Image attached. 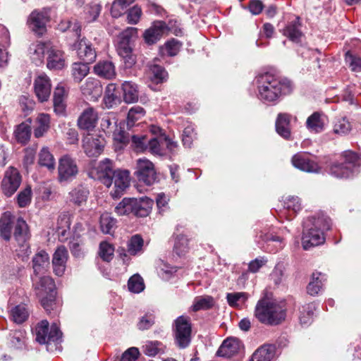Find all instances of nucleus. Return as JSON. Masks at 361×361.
Listing matches in <instances>:
<instances>
[{
    "mask_svg": "<svg viewBox=\"0 0 361 361\" xmlns=\"http://www.w3.org/2000/svg\"><path fill=\"white\" fill-rule=\"evenodd\" d=\"M88 195V190L80 185L75 188L69 192V199L71 202L80 206L87 201Z\"/></svg>",
    "mask_w": 361,
    "mask_h": 361,
    "instance_id": "e433bc0d",
    "label": "nucleus"
},
{
    "mask_svg": "<svg viewBox=\"0 0 361 361\" xmlns=\"http://www.w3.org/2000/svg\"><path fill=\"white\" fill-rule=\"evenodd\" d=\"M137 31V28L131 27L123 30L119 35L117 48H121V47L132 48L133 39L136 36Z\"/></svg>",
    "mask_w": 361,
    "mask_h": 361,
    "instance_id": "4c0bfd02",
    "label": "nucleus"
},
{
    "mask_svg": "<svg viewBox=\"0 0 361 361\" xmlns=\"http://www.w3.org/2000/svg\"><path fill=\"white\" fill-rule=\"evenodd\" d=\"M115 190L111 192L113 197H120L130 185V173L127 170L116 169L112 176Z\"/></svg>",
    "mask_w": 361,
    "mask_h": 361,
    "instance_id": "ddd939ff",
    "label": "nucleus"
},
{
    "mask_svg": "<svg viewBox=\"0 0 361 361\" xmlns=\"http://www.w3.org/2000/svg\"><path fill=\"white\" fill-rule=\"evenodd\" d=\"M274 355V348L271 345H264L253 353L250 361H271Z\"/></svg>",
    "mask_w": 361,
    "mask_h": 361,
    "instance_id": "f704fd0d",
    "label": "nucleus"
},
{
    "mask_svg": "<svg viewBox=\"0 0 361 361\" xmlns=\"http://www.w3.org/2000/svg\"><path fill=\"white\" fill-rule=\"evenodd\" d=\"M116 117L112 112L105 114L101 120V128L107 133L114 131L116 128Z\"/></svg>",
    "mask_w": 361,
    "mask_h": 361,
    "instance_id": "49530a36",
    "label": "nucleus"
},
{
    "mask_svg": "<svg viewBox=\"0 0 361 361\" xmlns=\"http://www.w3.org/2000/svg\"><path fill=\"white\" fill-rule=\"evenodd\" d=\"M38 163L41 166H44L49 170L55 168V160L47 147H43L39 153Z\"/></svg>",
    "mask_w": 361,
    "mask_h": 361,
    "instance_id": "79ce46f5",
    "label": "nucleus"
},
{
    "mask_svg": "<svg viewBox=\"0 0 361 361\" xmlns=\"http://www.w3.org/2000/svg\"><path fill=\"white\" fill-rule=\"evenodd\" d=\"M144 240L140 235H135L130 238L128 243V252L130 255H135L142 250Z\"/></svg>",
    "mask_w": 361,
    "mask_h": 361,
    "instance_id": "864d4df0",
    "label": "nucleus"
},
{
    "mask_svg": "<svg viewBox=\"0 0 361 361\" xmlns=\"http://www.w3.org/2000/svg\"><path fill=\"white\" fill-rule=\"evenodd\" d=\"M51 85L49 78L44 74L39 75L34 82V90L38 100L46 102L50 97Z\"/></svg>",
    "mask_w": 361,
    "mask_h": 361,
    "instance_id": "4468645a",
    "label": "nucleus"
},
{
    "mask_svg": "<svg viewBox=\"0 0 361 361\" xmlns=\"http://www.w3.org/2000/svg\"><path fill=\"white\" fill-rule=\"evenodd\" d=\"M128 6V4L120 0H114L111 8L112 17L119 18L121 16L126 12V9Z\"/></svg>",
    "mask_w": 361,
    "mask_h": 361,
    "instance_id": "338daca9",
    "label": "nucleus"
},
{
    "mask_svg": "<svg viewBox=\"0 0 361 361\" xmlns=\"http://www.w3.org/2000/svg\"><path fill=\"white\" fill-rule=\"evenodd\" d=\"M87 62L73 63L71 66V75L75 82H80L87 75L90 71L89 64Z\"/></svg>",
    "mask_w": 361,
    "mask_h": 361,
    "instance_id": "72a5a7b5",
    "label": "nucleus"
},
{
    "mask_svg": "<svg viewBox=\"0 0 361 361\" xmlns=\"http://www.w3.org/2000/svg\"><path fill=\"white\" fill-rule=\"evenodd\" d=\"M80 90L84 95L92 96L97 98L102 93V87L100 82L94 78H88L80 86Z\"/></svg>",
    "mask_w": 361,
    "mask_h": 361,
    "instance_id": "b1692460",
    "label": "nucleus"
},
{
    "mask_svg": "<svg viewBox=\"0 0 361 361\" xmlns=\"http://www.w3.org/2000/svg\"><path fill=\"white\" fill-rule=\"evenodd\" d=\"M51 118L47 114H39L36 118L37 126L34 130L36 137H40L46 133L50 128Z\"/></svg>",
    "mask_w": 361,
    "mask_h": 361,
    "instance_id": "2f4dec72",
    "label": "nucleus"
},
{
    "mask_svg": "<svg viewBox=\"0 0 361 361\" xmlns=\"http://www.w3.org/2000/svg\"><path fill=\"white\" fill-rule=\"evenodd\" d=\"M59 28L63 32L66 30H71L75 33V36L77 38H79L80 36L81 26L76 20H75L74 23L70 20L62 21L59 25Z\"/></svg>",
    "mask_w": 361,
    "mask_h": 361,
    "instance_id": "0e129e2a",
    "label": "nucleus"
},
{
    "mask_svg": "<svg viewBox=\"0 0 361 361\" xmlns=\"http://www.w3.org/2000/svg\"><path fill=\"white\" fill-rule=\"evenodd\" d=\"M128 286L130 291L136 293L142 292L145 288L143 279L138 274H135L129 279Z\"/></svg>",
    "mask_w": 361,
    "mask_h": 361,
    "instance_id": "4d7b16f0",
    "label": "nucleus"
},
{
    "mask_svg": "<svg viewBox=\"0 0 361 361\" xmlns=\"http://www.w3.org/2000/svg\"><path fill=\"white\" fill-rule=\"evenodd\" d=\"M114 253V247L111 244L104 241L100 243L99 254L104 261L110 262L113 259Z\"/></svg>",
    "mask_w": 361,
    "mask_h": 361,
    "instance_id": "bf43d9fd",
    "label": "nucleus"
},
{
    "mask_svg": "<svg viewBox=\"0 0 361 361\" xmlns=\"http://www.w3.org/2000/svg\"><path fill=\"white\" fill-rule=\"evenodd\" d=\"M214 304L212 296L204 295L196 297L194 300L192 310L195 312L211 308Z\"/></svg>",
    "mask_w": 361,
    "mask_h": 361,
    "instance_id": "de8ad7c7",
    "label": "nucleus"
},
{
    "mask_svg": "<svg viewBox=\"0 0 361 361\" xmlns=\"http://www.w3.org/2000/svg\"><path fill=\"white\" fill-rule=\"evenodd\" d=\"M149 152L155 155L163 156L165 154L164 134L149 140L148 147Z\"/></svg>",
    "mask_w": 361,
    "mask_h": 361,
    "instance_id": "58836bf2",
    "label": "nucleus"
},
{
    "mask_svg": "<svg viewBox=\"0 0 361 361\" xmlns=\"http://www.w3.org/2000/svg\"><path fill=\"white\" fill-rule=\"evenodd\" d=\"M142 9L137 5L134 6L130 8L127 13L128 23L133 25H136L142 16Z\"/></svg>",
    "mask_w": 361,
    "mask_h": 361,
    "instance_id": "69168bd1",
    "label": "nucleus"
},
{
    "mask_svg": "<svg viewBox=\"0 0 361 361\" xmlns=\"http://www.w3.org/2000/svg\"><path fill=\"white\" fill-rule=\"evenodd\" d=\"M324 280L322 273H312L311 280L307 286V293L312 296L317 295L322 288Z\"/></svg>",
    "mask_w": 361,
    "mask_h": 361,
    "instance_id": "473e14b6",
    "label": "nucleus"
},
{
    "mask_svg": "<svg viewBox=\"0 0 361 361\" xmlns=\"http://www.w3.org/2000/svg\"><path fill=\"white\" fill-rule=\"evenodd\" d=\"M115 91L114 84H109L106 87L104 103L108 109L112 108L120 102V98L115 94Z\"/></svg>",
    "mask_w": 361,
    "mask_h": 361,
    "instance_id": "a19ab883",
    "label": "nucleus"
},
{
    "mask_svg": "<svg viewBox=\"0 0 361 361\" xmlns=\"http://www.w3.org/2000/svg\"><path fill=\"white\" fill-rule=\"evenodd\" d=\"M35 290L37 297H40L41 293H43V296L50 293L56 294L55 283L47 276L39 278V281L35 283Z\"/></svg>",
    "mask_w": 361,
    "mask_h": 361,
    "instance_id": "a878e982",
    "label": "nucleus"
},
{
    "mask_svg": "<svg viewBox=\"0 0 361 361\" xmlns=\"http://www.w3.org/2000/svg\"><path fill=\"white\" fill-rule=\"evenodd\" d=\"M116 220L110 214L104 213L100 216V228L102 233L112 234L116 228Z\"/></svg>",
    "mask_w": 361,
    "mask_h": 361,
    "instance_id": "ea45409f",
    "label": "nucleus"
},
{
    "mask_svg": "<svg viewBox=\"0 0 361 361\" xmlns=\"http://www.w3.org/2000/svg\"><path fill=\"white\" fill-rule=\"evenodd\" d=\"M82 142L84 152L88 157H97L102 153L106 142L101 135L87 133Z\"/></svg>",
    "mask_w": 361,
    "mask_h": 361,
    "instance_id": "9d476101",
    "label": "nucleus"
},
{
    "mask_svg": "<svg viewBox=\"0 0 361 361\" xmlns=\"http://www.w3.org/2000/svg\"><path fill=\"white\" fill-rule=\"evenodd\" d=\"M312 227L303 231L302 245L304 250L322 244L325 238L324 231H329L331 227L330 218L324 214H319L317 217L310 219Z\"/></svg>",
    "mask_w": 361,
    "mask_h": 361,
    "instance_id": "7ed1b4c3",
    "label": "nucleus"
},
{
    "mask_svg": "<svg viewBox=\"0 0 361 361\" xmlns=\"http://www.w3.org/2000/svg\"><path fill=\"white\" fill-rule=\"evenodd\" d=\"M241 342L237 338H228L224 341L216 355L219 357H230L238 353L241 348Z\"/></svg>",
    "mask_w": 361,
    "mask_h": 361,
    "instance_id": "aec40b11",
    "label": "nucleus"
},
{
    "mask_svg": "<svg viewBox=\"0 0 361 361\" xmlns=\"http://www.w3.org/2000/svg\"><path fill=\"white\" fill-rule=\"evenodd\" d=\"M98 114L92 107H87L81 113L77 121L78 128L84 130H93L97 123Z\"/></svg>",
    "mask_w": 361,
    "mask_h": 361,
    "instance_id": "2eb2a0df",
    "label": "nucleus"
},
{
    "mask_svg": "<svg viewBox=\"0 0 361 361\" xmlns=\"http://www.w3.org/2000/svg\"><path fill=\"white\" fill-rule=\"evenodd\" d=\"M150 74L151 80L157 84L163 82L167 75L165 70L158 65H154L151 67Z\"/></svg>",
    "mask_w": 361,
    "mask_h": 361,
    "instance_id": "13d9d810",
    "label": "nucleus"
},
{
    "mask_svg": "<svg viewBox=\"0 0 361 361\" xmlns=\"http://www.w3.org/2000/svg\"><path fill=\"white\" fill-rule=\"evenodd\" d=\"M135 169V173L140 181L147 185L155 183L157 175L152 162L148 159H139L137 161Z\"/></svg>",
    "mask_w": 361,
    "mask_h": 361,
    "instance_id": "9b49d317",
    "label": "nucleus"
},
{
    "mask_svg": "<svg viewBox=\"0 0 361 361\" xmlns=\"http://www.w3.org/2000/svg\"><path fill=\"white\" fill-rule=\"evenodd\" d=\"M31 134L30 126L25 123H21L16 126L14 131L16 139L18 142L25 144L30 140Z\"/></svg>",
    "mask_w": 361,
    "mask_h": 361,
    "instance_id": "c03bdc74",
    "label": "nucleus"
},
{
    "mask_svg": "<svg viewBox=\"0 0 361 361\" xmlns=\"http://www.w3.org/2000/svg\"><path fill=\"white\" fill-rule=\"evenodd\" d=\"M294 167L309 173H318L320 170L318 164L310 160L304 153H297L291 159Z\"/></svg>",
    "mask_w": 361,
    "mask_h": 361,
    "instance_id": "dca6fc26",
    "label": "nucleus"
},
{
    "mask_svg": "<svg viewBox=\"0 0 361 361\" xmlns=\"http://www.w3.org/2000/svg\"><path fill=\"white\" fill-rule=\"evenodd\" d=\"M255 80L258 98L263 102L276 103L282 96L293 91V87L290 80L269 73L259 74Z\"/></svg>",
    "mask_w": 361,
    "mask_h": 361,
    "instance_id": "f257e3e1",
    "label": "nucleus"
},
{
    "mask_svg": "<svg viewBox=\"0 0 361 361\" xmlns=\"http://www.w3.org/2000/svg\"><path fill=\"white\" fill-rule=\"evenodd\" d=\"M306 126L307 128L312 132H321L323 130L324 126V118L319 112H314L307 118Z\"/></svg>",
    "mask_w": 361,
    "mask_h": 361,
    "instance_id": "c9c22d12",
    "label": "nucleus"
},
{
    "mask_svg": "<svg viewBox=\"0 0 361 361\" xmlns=\"http://www.w3.org/2000/svg\"><path fill=\"white\" fill-rule=\"evenodd\" d=\"M66 94L65 88L60 85H59L54 91V111L58 116H64L66 114Z\"/></svg>",
    "mask_w": 361,
    "mask_h": 361,
    "instance_id": "4be33fe9",
    "label": "nucleus"
},
{
    "mask_svg": "<svg viewBox=\"0 0 361 361\" xmlns=\"http://www.w3.org/2000/svg\"><path fill=\"white\" fill-rule=\"evenodd\" d=\"M255 316L262 324L277 325L285 319L286 313L279 305L262 298L256 305Z\"/></svg>",
    "mask_w": 361,
    "mask_h": 361,
    "instance_id": "20e7f679",
    "label": "nucleus"
},
{
    "mask_svg": "<svg viewBox=\"0 0 361 361\" xmlns=\"http://www.w3.org/2000/svg\"><path fill=\"white\" fill-rule=\"evenodd\" d=\"M352 166L345 164H335L331 167V173L337 178H348L353 174Z\"/></svg>",
    "mask_w": 361,
    "mask_h": 361,
    "instance_id": "603ef678",
    "label": "nucleus"
},
{
    "mask_svg": "<svg viewBox=\"0 0 361 361\" xmlns=\"http://www.w3.org/2000/svg\"><path fill=\"white\" fill-rule=\"evenodd\" d=\"M58 171L60 182L71 181L77 176L78 169L74 159L64 156L59 160Z\"/></svg>",
    "mask_w": 361,
    "mask_h": 361,
    "instance_id": "f8f14e48",
    "label": "nucleus"
},
{
    "mask_svg": "<svg viewBox=\"0 0 361 361\" xmlns=\"http://www.w3.org/2000/svg\"><path fill=\"white\" fill-rule=\"evenodd\" d=\"M134 198H123L121 202L115 207V212L118 215L133 214V205H135Z\"/></svg>",
    "mask_w": 361,
    "mask_h": 361,
    "instance_id": "09e8293b",
    "label": "nucleus"
},
{
    "mask_svg": "<svg viewBox=\"0 0 361 361\" xmlns=\"http://www.w3.org/2000/svg\"><path fill=\"white\" fill-rule=\"evenodd\" d=\"M345 61L354 72H361V58L353 55L350 51L345 53Z\"/></svg>",
    "mask_w": 361,
    "mask_h": 361,
    "instance_id": "680f3d73",
    "label": "nucleus"
},
{
    "mask_svg": "<svg viewBox=\"0 0 361 361\" xmlns=\"http://www.w3.org/2000/svg\"><path fill=\"white\" fill-rule=\"evenodd\" d=\"M94 71L97 75L108 80L113 79L116 76L115 66L109 61L98 62L94 67Z\"/></svg>",
    "mask_w": 361,
    "mask_h": 361,
    "instance_id": "cd10ccee",
    "label": "nucleus"
},
{
    "mask_svg": "<svg viewBox=\"0 0 361 361\" xmlns=\"http://www.w3.org/2000/svg\"><path fill=\"white\" fill-rule=\"evenodd\" d=\"M118 53L123 60L126 68H131L136 62L135 56L133 54V48L121 47L117 48Z\"/></svg>",
    "mask_w": 361,
    "mask_h": 361,
    "instance_id": "8fccbe9b",
    "label": "nucleus"
},
{
    "mask_svg": "<svg viewBox=\"0 0 361 361\" xmlns=\"http://www.w3.org/2000/svg\"><path fill=\"white\" fill-rule=\"evenodd\" d=\"M68 257L67 249L63 245L58 247L52 258V265L56 275L62 276L63 274Z\"/></svg>",
    "mask_w": 361,
    "mask_h": 361,
    "instance_id": "a211bd4d",
    "label": "nucleus"
},
{
    "mask_svg": "<svg viewBox=\"0 0 361 361\" xmlns=\"http://www.w3.org/2000/svg\"><path fill=\"white\" fill-rule=\"evenodd\" d=\"M247 298L245 293H230L226 295L227 302L232 307L238 306V302H244Z\"/></svg>",
    "mask_w": 361,
    "mask_h": 361,
    "instance_id": "774afa93",
    "label": "nucleus"
},
{
    "mask_svg": "<svg viewBox=\"0 0 361 361\" xmlns=\"http://www.w3.org/2000/svg\"><path fill=\"white\" fill-rule=\"evenodd\" d=\"M29 316L28 310L25 305H16L11 310V317L13 321L17 324H22Z\"/></svg>",
    "mask_w": 361,
    "mask_h": 361,
    "instance_id": "37998d69",
    "label": "nucleus"
},
{
    "mask_svg": "<svg viewBox=\"0 0 361 361\" xmlns=\"http://www.w3.org/2000/svg\"><path fill=\"white\" fill-rule=\"evenodd\" d=\"M10 34L5 27L1 29L0 37V66L7 64L8 60V52L6 48L10 46Z\"/></svg>",
    "mask_w": 361,
    "mask_h": 361,
    "instance_id": "c756f323",
    "label": "nucleus"
},
{
    "mask_svg": "<svg viewBox=\"0 0 361 361\" xmlns=\"http://www.w3.org/2000/svg\"><path fill=\"white\" fill-rule=\"evenodd\" d=\"M315 305L313 303L306 304L302 306L300 314V322L302 325H308L312 321Z\"/></svg>",
    "mask_w": 361,
    "mask_h": 361,
    "instance_id": "3c124183",
    "label": "nucleus"
},
{
    "mask_svg": "<svg viewBox=\"0 0 361 361\" xmlns=\"http://www.w3.org/2000/svg\"><path fill=\"white\" fill-rule=\"evenodd\" d=\"M14 227L13 236L20 246L19 252L28 256L31 251L27 243L29 238L28 226L25 221L18 218L14 222V217L10 212H5L0 218V236L5 240L8 241L11 237V231Z\"/></svg>",
    "mask_w": 361,
    "mask_h": 361,
    "instance_id": "f03ea898",
    "label": "nucleus"
},
{
    "mask_svg": "<svg viewBox=\"0 0 361 361\" xmlns=\"http://www.w3.org/2000/svg\"><path fill=\"white\" fill-rule=\"evenodd\" d=\"M21 180L18 170L13 166H9L4 172L1 183L2 192L7 197L12 196L19 188Z\"/></svg>",
    "mask_w": 361,
    "mask_h": 361,
    "instance_id": "6e6552de",
    "label": "nucleus"
},
{
    "mask_svg": "<svg viewBox=\"0 0 361 361\" xmlns=\"http://www.w3.org/2000/svg\"><path fill=\"white\" fill-rule=\"evenodd\" d=\"M145 114V109L140 106L132 107L128 114L127 124L128 126H133L135 123L141 119Z\"/></svg>",
    "mask_w": 361,
    "mask_h": 361,
    "instance_id": "6e6d98bb",
    "label": "nucleus"
},
{
    "mask_svg": "<svg viewBox=\"0 0 361 361\" xmlns=\"http://www.w3.org/2000/svg\"><path fill=\"white\" fill-rule=\"evenodd\" d=\"M300 25L298 18L290 23L283 30V35L287 37L290 41L298 43L301 41L302 33L300 29Z\"/></svg>",
    "mask_w": 361,
    "mask_h": 361,
    "instance_id": "7c9ffc66",
    "label": "nucleus"
},
{
    "mask_svg": "<svg viewBox=\"0 0 361 361\" xmlns=\"http://www.w3.org/2000/svg\"><path fill=\"white\" fill-rule=\"evenodd\" d=\"M133 215L138 217L147 216L152 207L153 201L149 197H145L140 199L134 198Z\"/></svg>",
    "mask_w": 361,
    "mask_h": 361,
    "instance_id": "393cba45",
    "label": "nucleus"
},
{
    "mask_svg": "<svg viewBox=\"0 0 361 361\" xmlns=\"http://www.w3.org/2000/svg\"><path fill=\"white\" fill-rule=\"evenodd\" d=\"M50 20L49 9L33 11L27 20L30 30L39 36L43 35L47 32V23Z\"/></svg>",
    "mask_w": 361,
    "mask_h": 361,
    "instance_id": "1a4fd4ad",
    "label": "nucleus"
},
{
    "mask_svg": "<svg viewBox=\"0 0 361 361\" xmlns=\"http://www.w3.org/2000/svg\"><path fill=\"white\" fill-rule=\"evenodd\" d=\"M174 336L176 345L180 348H186L191 340V324L188 317L180 316L174 322Z\"/></svg>",
    "mask_w": 361,
    "mask_h": 361,
    "instance_id": "423d86ee",
    "label": "nucleus"
},
{
    "mask_svg": "<svg viewBox=\"0 0 361 361\" xmlns=\"http://www.w3.org/2000/svg\"><path fill=\"white\" fill-rule=\"evenodd\" d=\"M48 47H51L50 43L37 42L32 44L29 47V54L32 61L36 63H42L45 52L48 54Z\"/></svg>",
    "mask_w": 361,
    "mask_h": 361,
    "instance_id": "bb28decb",
    "label": "nucleus"
},
{
    "mask_svg": "<svg viewBox=\"0 0 361 361\" xmlns=\"http://www.w3.org/2000/svg\"><path fill=\"white\" fill-rule=\"evenodd\" d=\"M132 146L137 152H143L147 147L149 140L145 135H133L131 137Z\"/></svg>",
    "mask_w": 361,
    "mask_h": 361,
    "instance_id": "052dcab7",
    "label": "nucleus"
},
{
    "mask_svg": "<svg viewBox=\"0 0 361 361\" xmlns=\"http://www.w3.org/2000/svg\"><path fill=\"white\" fill-rule=\"evenodd\" d=\"M123 97L126 103L131 104L137 102L138 100V90L136 84L125 81L122 84Z\"/></svg>",
    "mask_w": 361,
    "mask_h": 361,
    "instance_id": "c85d7f7f",
    "label": "nucleus"
},
{
    "mask_svg": "<svg viewBox=\"0 0 361 361\" xmlns=\"http://www.w3.org/2000/svg\"><path fill=\"white\" fill-rule=\"evenodd\" d=\"M291 115L287 113H280L276 120V130L280 136L286 140H289L291 136Z\"/></svg>",
    "mask_w": 361,
    "mask_h": 361,
    "instance_id": "412c9836",
    "label": "nucleus"
},
{
    "mask_svg": "<svg viewBox=\"0 0 361 361\" xmlns=\"http://www.w3.org/2000/svg\"><path fill=\"white\" fill-rule=\"evenodd\" d=\"M43 293H40V297H38L41 305L46 310L47 312L50 313L51 310H55L57 307L56 303V294L50 293L43 296Z\"/></svg>",
    "mask_w": 361,
    "mask_h": 361,
    "instance_id": "5fc2aeb1",
    "label": "nucleus"
},
{
    "mask_svg": "<svg viewBox=\"0 0 361 361\" xmlns=\"http://www.w3.org/2000/svg\"><path fill=\"white\" fill-rule=\"evenodd\" d=\"M188 248V239L184 235H179L176 237L174 243V250L178 255H183Z\"/></svg>",
    "mask_w": 361,
    "mask_h": 361,
    "instance_id": "e2e57ef3",
    "label": "nucleus"
},
{
    "mask_svg": "<svg viewBox=\"0 0 361 361\" xmlns=\"http://www.w3.org/2000/svg\"><path fill=\"white\" fill-rule=\"evenodd\" d=\"M73 49L77 50L78 56L87 63H92L96 59L95 49L86 39H81L73 44Z\"/></svg>",
    "mask_w": 361,
    "mask_h": 361,
    "instance_id": "f3484780",
    "label": "nucleus"
},
{
    "mask_svg": "<svg viewBox=\"0 0 361 361\" xmlns=\"http://www.w3.org/2000/svg\"><path fill=\"white\" fill-rule=\"evenodd\" d=\"M49 322L42 320L35 327L36 341L40 344H49L51 342H58L62 336L56 324H53L49 329Z\"/></svg>",
    "mask_w": 361,
    "mask_h": 361,
    "instance_id": "39448f33",
    "label": "nucleus"
},
{
    "mask_svg": "<svg viewBox=\"0 0 361 361\" xmlns=\"http://www.w3.org/2000/svg\"><path fill=\"white\" fill-rule=\"evenodd\" d=\"M163 35L162 26H153L145 31L143 37L148 44H155Z\"/></svg>",
    "mask_w": 361,
    "mask_h": 361,
    "instance_id": "a18cd8bd",
    "label": "nucleus"
},
{
    "mask_svg": "<svg viewBox=\"0 0 361 361\" xmlns=\"http://www.w3.org/2000/svg\"><path fill=\"white\" fill-rule=\"evenodd\" d=\"M49 256L44 250H40L32 258L34 274L37 276L44 274L49 266Z\"/></svg>",
    "mask_w": 361,
    "mask_h": 361,
    "instance_id": "5701e85b",
    "label": "nucleus"
},
{
    "mask_svg": "<svg viewBox=\"0 0 361 361\" xmlns=\"http://www.w3.org/2000/svg\"><path fill=\"white\" fill-rule=\"evenodd\" d=\"M114 164L109 159H105L98 163L97 166L93 168L90 175L92 178L100 180L107 188L112 185V176L115 172Z\"/></svg>",
    "mask_w": 361,
    "mask_h": 361,
    "instance_id": "0eeeda50",
    "label": "nucleus"
},
{
    "mask_svg": "<svg viewBox=\"0 0 361 361\" xmlns=\"http://www.w3.org/2000/svg\"><path fill=\"white\" fill-rule=\"evenodd\" d=\"M47 66L50 70H61L65 66L63 52L51 45L48 47Z\"/></svg>",
    "mask_w": 361,
    "mask_h": 361,
    "instance_id": "6ab92c4d",
    "label": "nucleus"
}]
</instances>
